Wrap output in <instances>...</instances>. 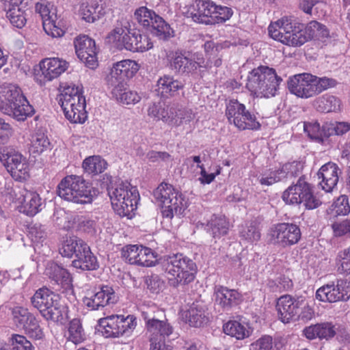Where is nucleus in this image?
I'll use <instances>...</instances> for the list:
<instances>
[{
  "label": "nucleus",
  "mask_w": 350,
  "mask_h": 350,
  "mask_svg": "<svg viewBox=\"0 0 350 350\" xmlns=\"http://www.w3.org/2000/svg\"><path fill=\"white\" fill-rule=\"evenodd\" d=\"M223 329L225 334L238 340H243L250 335V331L247 325L236 320L229 321L225 323Z\"/></svg>",
  "instance_id": "nucleus-40"
},
{
  "label": "nucleus",
  "mask_w": 350,
  "mask_h": 350,
  "mask_svg": "<svg viewBox=\"0 0 350 350\" xmlns=\"http://www.w3.org/2000/svg\"><path fill=\"white\" fill-rule=\"evenodd\" d=\"M167 57L170 69L180 75H193L198 68L208 66L207 62L200 54L187 56L181 52L176 51L170 53Z\"/></svg>",
  "instance_id": "nucleus-14"
},
{
  "label": "nucleus",
  "mask_w": 350,
  "mask_h": 350,
  "mask_svg": "<svg viewBox=\"0 0 350 350\" xmlns=\"http://www.w3.org/2000/svg\"><path fill=\"white\" fill-rule=\"evenodd\" d=\"M108 38L119 49H124L133 52H144L153 46L148 36L135 31L131 33L126 27H116Z\"/></svg>",
  "instance_id": "nucleus-8"
},
{
  "label": "nucleus",
  "mask_w": 350,
  "mask_h": 350,
  "mask_svg": "<svg viewBox=\"0 0 350 350\" xmlns=\"http://www.w3.org/2000/svg\"><path fill=\"white\" fill-rule=\"evenodd\" d=\"M49 145V139L42 131H36L31 135L30 139V151L33 153H42L48 148Z\"/></svg>",
  "instance_id": "nucleus-46"
},
{
  "label": "nucleus",
  "mask_w": 350,
  "mask_h": 350,
  "mask_svg": "<svg viewBox=\"0 0 350 350\" xmlns=\"http://www.w3.org/2000/svg\"><path fill=\"white\" fill-rule=\"evenodd\" d=\"M230 224L222 215H213L208 220L205 230L214 239H219L228 234Z\"/></svg>",
  "instance_id": "nucleus-33"
},
{
  "label": "nucleus",
  "mask_w": 350,
  "mask_h": 350,
  "mask_svg": "<svg viewBox=\"0 0 350 350\" xmlns=\"http://www.w3.org/2000/svg\"><path fill=\"white\" fill-rule=\"evenodd\" d=\"M226 115L229 122L239 130H258L260 127L255 115L247 110L245 106L237 100H229L226 105Z\"/></svg>",
  "instance_id": "nucleus-15"
},
{
  "label": "nucleus",
  "mask_w": 350,
  "mask_h": 350,
  "mask_svg": "<svg viewBox=\"0 0 350 350\" xmlns=\"http://www.w3.org/2000/svg\"><path fill=\"white\" fill-rule=\"evenodd\" d=\"M21 328L23 329L25 334L29 338L40 340L44 336L40 322L33 314L29 318V320L25 323Z\"/></svg>",
  "instance_id": "nucleus-47"
},
{
  "label": "nucleus",
  "mask_w": 350,
  "mask_h": 350,
  "mask_svg": "<svg viewBox=\"0 0 350 350\" xmlns=\"http://www.w3.org/2000/svg\"><path fill=\"white\" fill-rule=\"evenodd\" d=\"M250 350H273L272 338L268 335L262 336L250 345Z\"/></svg>",
  "instance_id": "nucleus-60"
},
{
  "label": "nucleus",
  "mask_w": 350,
  "mask_h": 350,
  "mask_svg": "<svg viewBox=\"0 0 350 350\" xmlns=\"http://www.w3.org/2000/svg\"><path fill=\"white\" fill-rule=\"evenodd\" d=\"M74 45L78 58L88 67L96 68L98 64L94 40L85 35L79 36L75 39Z\"/></svg>",
  "instance_id": "nucleus-20"
},
{
  "label": "nucleus",
  "mask_w": 350,
  "mask_h": 350,
  "mask_svg": "<svg viewBox=\"0 0 350 350\" xmlns=\"http://www.w3.org/2000/svg\"><path fill=\"white\" fill-rule=\"evenodd\" d=\"M332 211L336 215H347L350 213V205L346 196H340L332 205Z\"/></svg>",
  "instance_id": "nucleus-56"
},
{
  "label": "nucleus",
  "mask_w": 350,
  "mask_h": 350,
  "mask_svg": "<svg viewBox=\"0 0 350 350\" xmlns=\"http://www.w3.org/2000/svg\"><path fill=\"white\" fill-rule=\"evenodd\" d=\"M140 66L134 60L124 59L114 64L111 68L108 83L111 87L120 83L126 84V80L133 77L139 70Z\"/></svg>",
  "instance_id": "nucleus-21"
},
{
  "label": "nucleus",
  "mask_w": 350,
  "mask_h": 350,
  "mask_svg": "<svg viewBox=\"0 0 350 350\" xmlns=\"http://www.w3.org/2000/svg\"><path fill=\"white\" fill-rule=\"evenodd\" d=\"M103 335L106 338H119L129 335L137 325L136 319L131 315H110L98 320Z\"/></svg>",
  "instance_id": "nucleus-13"
},
{
  "label": "nucleus",
  "mask_w": 350,
  "mask_h": 350,
  "mask_svg": "<svg viewBox=\"0 0 350 350\" xmlns=\"http://www.w3.org/2000/svg\"><path fill=\"white\" fill-rule=\"evenodd\" d=\"M337 263L340 272L346 274L350 273V247L338 252Z\"/></svg>",
  "instance_id": "nucleus-58"
},
{
  "label": "nucleus",
  "mask_w": 350,
  "mask_h": 350,
  "mask_svg": "<svg viewBox=\"0 0 350 350\" xmlns=\"http://www.w3.org/2000/svg\"><path fill=\"white\" fill-rule=\"evenodd\" d=\"M31 303L45 319L55 322L64 320L65 308L60 304L58 295L49 289L42 288L36 291Z\"/></svg>",
  "instance_id": "nucleus-9"
},
{
  "label": "nucleus",
  "mask_w": 350,
  "mask_h": 350,
  "mask_svg": "<svg viewBox=\"0 0 350 350\" xmlns=\"http://www.w3.org/2000/svg\"><path fill=\"white\" fill-rule=\"evenodd\" d=\"M59 103L65 117L72 123H83L88 118L82 88L73 83L62 86Z\"/></svg>",
  "instance_id": "nucleus-3"
},
{
  "label": "nucleus",
  "mask_w": 350,
  "mask_h": 350,
  "mask_svg": "<svg viewBox=\"0 0 350 350\" xmlns=\"http://www.w3.org/2000/svg\"><path fill=\"white\" fill-rule=\"evenodd\" d=\"M18 200L20 211L27 215L33 216L42 209V200L36 192L24 190Z\"/></svg>",
  "instance_id": "nucleus-28"
},
{
  "label": "nucleus",
  "mask_w": 350,
  "mask_h": 350,
  "mask_svg": "<svg viewBox=\"0 0 350 350\" xmlns=\"http://www.w3.org/2000/svg\"><path fill=\"white\" fill-rule=\"evenodd\" d=\"M68 332V339L75 345L80 344L85 340L82 324L78 319H74L70 322Z\"/></svg>",
  "instance_id": "nucleus-48"
},
{
  "label": "nucleus",
  "mask_w": 350,
  "mask_h": 350,
  "mask_svg": "<svg viewBox=\"0 0 350 350\" xmlns=\"http://www.w3.org/2000/svg\"><path fill=\"white\" fill-rule=\"evenodd\" d=\"M194 118V114L191 109L182 106L170 107L169 124L171 126L178 127L185 124L189 123Z\"/></svg>",
  "instance_id": "nucleus-36"
},
{
  "label": "nucleus",
  "mask_w": 350,
  "mask_h": 350,
  "mask_svg": "<svg viewBox=\"0 0 350 350\" xmlns=\"http://www.w3.org/2000/svg\"><path fill=\"white\" fill-rule=\"evenodd\" d=\"M240 236L247 242L258 241L260 238V230L255 222H248L241 227Z\"/></svg>",
  "instance_id": "nucleus-53"
},
{
  "label": "nucleus",
  "mask_w": 350,
  "mask_h": 350,
  "mask_svg": "<svg viewBox=\"0 0 350 350\" xmlns=\"http://www.w3.org/2000/svg\"><path fill=\"white\" fill-rule=\"evenodd\" d=\"M269 36L275 40L289 46L298 47L311 40H323L329 37V30L323 24L312 21L304 25L283 17L268 27Z\"/></svg>",
  "instance_id": "nucleus-1"
},
{
  "label": "nucleus",
  "mask_w": 350,
  "mask_h": 350,
  "mask_svg": "<svg viewBox=\"0 0 350 350\" xmlns=\"http://www.w3.org/2000/svg\"><path fill=\"white\" fill-rule=\"evenodd\" d=\"M2 112L18 121H24L28 117H31L34 114V109L26 98L22 96Z\"/></svg>",
  "instance_id": "nucleus-30"
},
{
  "label": "nucleus",
  "mask_w": 350,
  "mask_h": 350,
  "mask_svg": "<svg viewBox=\"0 0 350 350\" xmlns=\"http://www.w3.org/2000/svg\"><path fill=\"white\" fill-rule=\"evenodd\" d=\"M107 167V163L106 161L97 155L90 156L83 162L84 170L90 174H100L106 170Z\"/></svg>",
  "instance_id": "nucleus-43"
},
{
  "label": "nucleus",
  "mask_w": 350,
  "mask_h": 350,
  "mask_svg": "<svg viewBox=\"0 0 350 350\" xmlns=\"http://www.w3.org/2000/svg\"><path fill=\"white\" fill-rule=\"evenodd\" d=\"M109 195L114 211L120 216H129L136 209L139 193L129 183L118 185L114 189L109 191Z\"/></svg>",
  "instance_id": "nucleus-10"
},
{
  "label": "nucleus",
  "mask_w": 350,
  "mask_h": 350,
  "mask_svg": "<svg viewBox=\"0 0 350 350\" xmlns=\"http://www.w3.org/2000/svg\"><path fill=\"white\" fill-rule=\"evenodd\" d=\"M72 265L74 267L81 270H94L98 267L96 258L92 253L87 243L83 245V252L78 254Z\"/></svg>",
  "instance_id": "nucleus-37"
},
{
  "label": "nucleus",
  "mask_w": 350,
  "mask_h": 350,
  "mask_svg": "<svg viewBox=\"0 0 350 350\" xmlns=\"http://www.w3.org/2000/svg\"><path fill=\"white\" fill-rule=\"evenodd\" d=\"M152 33L160 40H168L174 36V31L161 16L158 15L154 18L153 23L150 25Z\"/></svg>",
  "instance_id": "nucleus-44"
},
{
  "label": "nucleus",
  "mask_w": 350,
  "mask_h": 350,
  "mask_svg": "<svg viewBox=\"0 0 350 350\" xmlns=\"http://www.w3.org/2000/svg\"><path fill=\"white\" fill-rule=\"evenodd\" d=\"M214 295L215 304L224 310H228L236 305L240 297L239 293L237 291L223 286H215Z\"/></svg>",
  "instance_id": "nucleus-32"
},
{
  "label": "nucleus",
  "mask_w": 350,
  "mask_h": 350,
  "mask_svg": "<svg viewBox=\"0 0 350 350\" xmlns=\"http://www.w3.org/2000/svg\"><path fill=\"white\" fill-rule=\"evenodd\" d=\"M340 172L338 165L334 163L323 165L317 173L318 178L321 180L319 185L322 189L331 192L337 185Z\"/></svg>",
  "instance_id": "nucleus-24"
},
{
  "label": "nucleus",
  "mask_w": 350,
  "mask_h": 350,
  "mask_svg": "<svg viewBox=\"0 0 350 350\" xmlns=\"http://www.w3.org/2000/svg\"><path fill=\"white\" fill-rule=\"evenodd\" d=\"M315 7V10L322 8L325 6V3L323 1L316 0H301L300 2L301 9L306 14H311L312 8Z\"/></svg>",
  "instance_id": "nucleus-64"
},
{
  "label": "nucleus",
  "mask_w": 350,
  "mask_h": 350,
  "mask_svg": "<svg viewBox=\"0 0 350 350\" xmlns=\"http://www.w3.org/2000/svg\"><path fill=\"white\" fill-rule=\"evenodd\" d=\"M157 92L162 98H169L178 94V91L184 87L183 83L173 77L164 75L160 77L157 83Z\"/></svg>",
  "instance_id": "nucleus-31"
},
{
  "label": "nucleus",
  "mask_w": 350,
  "mask_h": 350,
  "mask_svg": "<svg viewBox=\"0 0 350 350\" xmlns=\"http://www.w3.org/2000/svg\"><path fill=\"white\" fill-rule=\"evenodd\" d=\"M304 129L308 135L317 142H323L324 137L332 135L329 131V124H325L321 127L317 122L304 123Z\"/></svg>",
  "instance_id": "nucleus-42"
},
{
  "label": "nucleus",
  "mask_w": 350,
  "mask_h": 350,
  "mask_svg": "<svg viewBox=\"0 0 350 350\" xmlns=\"http://www.w3.org/2000/svg\"><path fill=\"white\" fill-rule=\"evenodd\" d=\"M46 228L40 224H35L30 226L29 237L33 243L42 242L46 237Z\"/></svg>",
  "instance_id": "nucleus-61"
},
{
  "label": "nucleus",
  "mask_w": 350,
  "mask_h": 350,
  "mask_svg": "<svg viewBox=\"0 0 350 350\" xmlns=\"http://www.w3.org/2000/svg\"><path fill=\"white\" fill-rule=\"evenodd\" d=\"M6 17L11 24L17 27L25 26L27 19L21 7L22 0H3Z\"/></svg>",
  "instance_id": "nucleus-27"
},
{
  "label": "nucleus",
  "mask_w": 350,
  "mask_h": 350,
  "mask_svg": "<svg viewBox=\"0 0 350 350\" xmlns=\"http://www.w3.org/2000/svg\"><path fill=\"white\" fill-rule=\"evenodd\" d=\"M86 243L81 239L72 236L67 237L62 243L59 250L60 254L66 257H72L75 254V247H83Z\"/></svg>",
  "instance_id": "nucleus-52"
},
{
  "label": "nucleus",
  "mask_w": 350,
  "mask_h": 350,
  "mask_svg": "<svg viewBox=\"0 0 350 350\" xmlns=\"http://www.w3.org/2000/svg\"><path fill=\"white\" fill-rule=\"evenodd\" d=\"M163 267L170 284L174 287L191 282L197 270L193 260L183 254L166 256L163 262Z\"/></svg>",
  "instance_id": "nucleus-4"
},
{
  "label": "nucleus",
  "mask_w": 350,
  "mask_h": 350,
  "mask_svg": "<svg viewBox=\"0 0 350 350\" xmlns=\"http://www.w3.org/2000/svg\"><path fill=\"white\" fill-rule=\"evenodd\" d=\"M148 116L155 121L162 120L169 124L170 107L165 108L160 103L151 104L147 110Z\"/></svg>",
  "instance_id": "nucleus-51"
},
{
  "label": "nucleus",
  "mask_w": 350,
  "mask_h": 350,
  "mask_svg": "<svg viewBox=\"0 0 350 350\" xmlns=\"http://www.w3.org/2000/svg\"><path fill=\"white\" fill-rule=\"evenodd\" d=\"M50 7V4L44 1L38 2L35 5V11L42 17V23L44 19L53 18L54 17V14L51 13Z\"/></svg>",
  "instance_id": "nucleus-63"
},
{
  "label": "nucleus",
  "mask_w": 350,
  "mask_h": 350,
  "mask_svg": "<svg viewBox=\"0 0 350 350\" xmlns=\"http://www.w3.org/2000/svg\"><path fill=\"white\" fill-rule=\"evenodd\" d=\"M208 313L204 304L196 301L187 310L185 315L189 325L193 327H201L208 321Z\"/></svg>",
  "instance_id": "nucleus-35"
},
{
  "label": "nucleus",
  "mask_w": 350,
  "mask_h": 350,
  "mask_svg": "<svg viewBox=\"0 0 350 350\" xmlns=\"http://www.w3.org/2000/svg\"><path fill=\"white\" fill-rule=\"evenodd\" d=\"M102 10L100 0H91L81 5L80 14L84 21L93 23L99 17V14H101Z\"/></svg>",
  "instance_id": "nucleus-41"
},
{
  "label": "nucleus",
  "mask_w": 350,
  "mask_h": 350,
  "mask_svg": "<svg viewBox=\"0 0 350 350\" xmlns=\"http://www.w3.org/2000/svg\"><path fill=\"white\" fill-rule=\"evenodd\" d=\"M23 96L19 87L13 84H3L0 86V110L1 111L10 107Z\"/></svg>",
  "instance_id": "nucleus-34"
},
{
  "label": "nucleus",
  "mask_w": 350,
  "mask_h": 350,
  "mask_svg": "<svg viewBox=\"0 0 350 350\" xmlns=\"http://www.w3.org/2000/svg\"><path fill=\"white\" fill-rule=\"evenodd\" d=\"M283 200L288 204H303L307 209H314L321 201L313 194L310 185L303 177L296 184L289 186L282 193Z\"/></svg>",
  "instance_id": "nucleus-12"
},
{
  "label": "nucleus",
  "mask_w": 350,
  "mask_h": 350,
  "mask_svg": "<svg viewBox=\"0 0 350 350\" xmlns=\"http://www.w3.org/2000/svg\"><path fill=\"white\" fill-rule=\"evenodd\" d=\"M156 16L158 15L153 10L145 6L139 7L134 12V18L144 27H150Z\"/></svg>",
  "instance_id": "nucleus-49"
},
{
  "label": "nucleus",
  "mask_w": 350,
  "mask_h": 350,
  "mask_svg": "<svg viewBox=\"0 0 350 350\" xmlns=\"http://www.w3.org/2000/svg\"><path fill=\"white\" fill-rule=\"evenodd\" d=\"M60 21H57V16L53 18L44 19L42 26L44 31L53 38H59L64 36L65 31L59 25Z\"/></svg>",
  "instance_id": "nucleus-54"
},
{
  "label": "nucleus",
  "mask_w": 350,
  "mask_h": 350,
  "mask_svg": "<svg viewBox=\"0 0 350 350\" xmlns=\"http://www.w3.org/2000/svg\"><path fill=\"white\" fill-rule=\"evenodd\" d=\"M281 81L274 69L261 66L250 72L247 87L257 96L270 98L276 94Z\"/></svg>",
  "instance_id": "nucleus-6"
},
{
  "label": "nucleus",
  "mask_w": 350,
  "mask_h": 350,
  "mask_svg": "<svg viewBox=\"0 0 350 350\" xmlns=\"http://www.w3.org/2000/svg\"><path fill=\"white\" fill-rule=\"evenodd\" d=\"M316 298L321 301L334 303L347 301L350 298V283L346 281H338L323 285L316 292Z\"/></svg>",
  "instance_id": "nucleus-17"
},
{
  "label": "nucleus",
  "mask_w": 350,
  "mask_h": 350,
  "mask_svg": "<svg viewBox=\"0 0 350 350\" xmlns=\"http://www.w3.org/2000/svg\"><path fill=\"white\" fill-rule=\"evenodd\" d=\"M304 163L302 161H294L285 163L280 169L281 176L283 180L292 179L298 176L302 173Z\"/></svg>",
  "instance_id": "nucleus-50"
},
{
  "label": "nucleus",
  "mask_w": 350,
  "mask_h": 350,
  "mask_svg": "<svg viewBox=\"0 0 350 350\" xmlns=\"http://www.w3.org/2000/svg\"><path fill=\"white\" fill-rule=\"evenodd\" d=\"M317 108L319 111L328 113L340 109V100L332 95H324L316 101Z\"/></svg>",
  "instance_id": "nucleus-45"
},
{
  "label": "nucleus",
  "mask_w": 350,
  "mask_h": 350,
  "mask_svg": "<svg viewBox=\"0 0 350 350\" xmlns=\"http://www.w3.org/2000/svg\"><path fill=\"white\" fill-rule=\"evenodd\" d=\"M40 70L44 79L51 81L57 78L68 68V63L59 57L46 58L40 64Z\"/></svg>",
  "instance_id": "nucleus-25"
},
{
  "label": "nucleus",
  "mask_w": 350,
  "mask_h": 350,
  "mask_svg": "<svg viewBox=\"0 0 350 350\" xmlns=\"http://www.w3.org/2000/svg\"><path fill=\"white\" fill-rule=\"evenodd\" d=\"M12 314L13 321L18 327H22L29 318L33 315L27 308L21 306L14 307L12 309Z\"/></svg>",
  "instance_id": "nucleus-55"
},
{
  "label": "nucleus",
  "mask_w": 350,
  "mask_h": 350,
  "mask_svg": "<svg viewBox=\"0 0 350 350\" xmlns=\"http://www.w3.org/2000/svg\"><path fill=\"white\" fill-rule=\"evenodd\" d=\"M280 170L271 171L268 173H265L258 178L259 183L262 185L269 186L277 182L282 181V177L280 173Z\"/></svg>",
  "instance_id": "nucleus-62"
},
{
  "label": "nucleus",
  "mask_w": 350,
  "mask_h": 350,
  "mask_svg": "<svg viewBox=\"0 0 350 350\" xmlns=\"http://www.w3.org/2000/svg\"><path fill=\"white\" fill-rule=\"evenodd\" d=\"M123 258L131 265L143 267H152L157 261L154 252L142 245H129L122 248Z\"/></svg>",
  "instance_id": "nucleus-18"
},
{
  "label": "nucleus",
  "mask_w": 350,
  "mask_h": 350,
  "mask_svg": "<svg viewBox=\"0 0 350 350\" xmlns=\"http://www.w3.org/2000/svg\"><path fill=\"white\" fill-rule=\"evenodd\" d=\"M2 112L18 121H24L28 117H31L34 114V109L26 98L22 96Z\"/></svg>",
  "instance_id": "nucleus-29"
},
{
  "label": "nucleus",
  "mask_w": 350,
  "mask_h": 350,
  "mask_svg": "<svg viewBox=\"0 0 350 350\" xmlns=\"http://www.w3.org/2000/svg\"><path fill=\"white\" fill-rule=\"evenodd\" d=\"M143 318L146 321L151 343L165 342L172 334L173 327L167 321L157 319L148 311L143 312Z\"/></svg>",
  "instance_id": "nucleus-19"
},
{
  "label": "nucleus",
  "mask_w": 350,
  "mask_h": 350,
  "mask_svg": "<svg viewBox=\"0 0 350 350\" xmlns=\"http://www.w3.org/2000/svg\"><path fill=\"white\" fill-rule=\"evenodd\" d=\"M44 273L57 284L68 285L71 280L68 271L54 262L47 263Z\"/></svg>",
  "instance_id": "nucleus-39"
},
{
  "label": "nucleus",
  "mask_w": 350,
  "mask_h": 350,
  "mask_svg": "<svg viewBox=\"0 0 350 350\" xmlns=\"http://www.w3.org/2000/svg\"><path fill=\"white\" fill-rule=\"evenodd\" d=\"M302 304V300H296L290 295L281 296L276 304L280 320L284 323H288L296 320L299 309Z\"/></svg>",
  "instance_id": "nucleus-22"
},
{
  "label": "nucleus",
  "mask_w": 350,
  "mask_h": 350,
  "mask_svg": "<svg viewBox=\"0 0 350 350\" xmlns=\"http://www.w3.org/2000/svg\"><path fill=\"white\" fill-rule=\"evenodd\" d=\"M0 162L16 180H25L29 176L27 158L12 146L0 148Z\"/></svg>",
  "instance_id": "nucleus-11"
},
{
  "label": "nucleus",
  "mask_w": 350,
  "mask_h": 350,
  "mask_svg": "<svg viewBox=\"0 0 350 350\" xmlns=\"http://www.w3.org/2000/svg\"><path fill=\"white\" fill-rule=\"evenodd\" d=\"M116 301L113 289L109 286H103L90 297L83 299L84 304L91 310H99Z\"/></svg>",
  "instance_id": "nucleus-23"
},
{
  "label": "nucleus",
  "mask_w": 350,
  "mask_h": 350,
  "mask_svg": "<svg viewBox=\"0 0 350 350\" xmlns=\"http://www.w3.org/2000/svg\"><path fill=\"white\" fill-rule=\"evenodd\" d=\"M126 84H119L111 87L113 96L120 103L124 105H135L139 102L141 96L134 91L129 90Z\"/></svg>",
  "instance_id": "nucleus-38"
},
{
  "label": "nucleus",
  "mask_w": 350,
  "mask_h": 350,
  "mask_svg": "<svg viewBox=\"0 0 350 350\" xmlns=\"http://www.w3.org/2000/svg\"><path fill=\"white\" fill-rule=\"evenodd\" d=\"M215 9V3L211 0H196L190 8L191 17L199 23H212L211 16Z\"/></svg>",
  "instance_id": "nucleus-26"
},
{
  "label": "nucleus",
  "mask_w": 350,
  "mask_h": 350,
  "mask_svg": "<svg viewBox=\"0 0 350 350\" xmlns=\"http://www.w3.org/2000/svg\"><path fill=\"white\" fill-rule=\"evenodd\" d=\"M154 198L163 204L164 217L172 218L174 215L183 214L187 207V200L170 184L162 183L153 191Z\"/></svg>",
  "instance_id": "nucleus-7"
},
{
  "label": "nucleus",
  "mask_w": 350,
  "mask_h": 350,
  "mask_svg": "<svg viewBox=\"0 0 350 350\" xmlns=\"http://www.w3.org/2000/svg\"><path fill=\"white\" fill-rule=\"evenodd\" d=\"M57 192L62 199L81 204L91 203L98 193L81 176L76 175L64 178L58 185Z\"/></svg>",
  "instance_id": "nucleus-5"
},
{
  "label": "nucleus",
  "mask_w": 350,
  "mask_h": 350,
  "mask_svg": "<svg viewBox=\"0 0 350 350\" xmlns=\"http://www.w3.org/2000/svg\"><path fill=\"white\" fill-rule=\"evenodd\" d=\"M270 241L283 247L297 243L301 238L299 228L293 224L280 223L269 230Z\"/></svg>",
  "instance_id": "nucleus-16"
},
{
  "label": "nucleus",
  "mask_w": 350,
  "mask_h": 350,
  "mask_svg": "<svg viewBox=\"0 0 350 350\" xmlns=\"http://www.w3.org/2000/svg\"><path fill=\"white\" fill-rule=\"evenodd\" d=\"M12 350H32L31 343L23 335L13 334L11 338Z\"/></svg>",
  "instance_id": "nucleus-59"
},
{
  "label": "nucleus",
  "mask_w": 350,
  "mask_h": 350,
  "mask_svg": "<svg viewBox=\"0 0 350 350\" xmlns=\"http://www.w3.org/2000/svg\"><path fill=\"white\" fill-rule=\"evenodd\" d=\"M337 81L326 77H319L310 73L295 75L288 81L290 92L301 98L315 96L336 85Z\"/></svg>",
  "instance_id": "nucleus-2"
},
{
  "label": "nucleus",
  "mask_w": 350,
  "mask_h": 350,
  "mask_svg": "<svg viewBox=\"0 0 350 350\" xmlns=\"http://www.w3.org/2000/svg\"><path fill=\"white\" fill-rule=\"evenodd\" d=\"M232 15V11L226 6L217 5L211 16L212 23H221L228 20Z\"/></svg>",
  "instance_id": "nucleus-57"
}]
</instances>
